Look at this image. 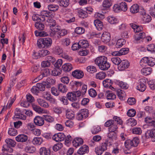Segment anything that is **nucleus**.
Segmentation results:
<instances>
[{"label": "nucleus", "instance_id": "6ab92c4d", "mask_svg": "<svg viewBox=\"0 0 155 155\" xmlns=\"http://www.w3.org/2000/svg\"><path fill=\"white\" fill-rule=\"evenodd\" d=\"M94 24L95 27L99 30L102 29L103 27V23L99 19L94 20Z\"/></svg>", "mask_w": 155, "mask_h": 155}, {"label": "nucleus", "instance_id": "a211bd4d", "mask_svg": "<svg viewBox=\"0 0 155 155\" xmlns=\"http://www.w3.org/2000/svg\"><path fill=\"white\" fill-rule=\"evenodd\" d=\"M39 153L40 155H49L50 153V150L45 147L40 148Z\"/></svg>", "mask_w": 155, "mask_h": 155}, {"label": "nucleus", "instance_id": "9d476101", "mask_svg": "<svg viewBox=\"0 0 155 155\" xmlns=\"http://www.w3.org/2000/svg\"><path fill=\"white\" fill-rule=\"evenodd\" d=\"M72 75L75 78L79 79L84 76L83 72L80 70H76L72 72Z\"/></svg>", "mask_w": 155, "mask_h": 155}, {"label": "nucleus", "instance_id": "39448f33", "mask_svg": "<svg viewBox=\"0 0 155 155\" xmlns=\"http://www.w3.org/2000/svg\"><path fill=\"white\" fill-rule=\"evenodd\" d=\"M145 136L147 139L149 138H152V141L155 142V129H152L147 130L145 134Z\"/></svg>", "mask_w": 155, "mask_h": 155}, {"label": "nucleus", "instance_id": "0eeeda50", "mask_svg": "<svg viewBox=\"0 0 155 155\" xmlns=\"http://www.w3.org/2000/svg\"><path fill=\"white\" fill-rule=\"evenodd\" d=\"M111 39V35L109 32L107 31L104 32L101 36L102 41L105 43L109 42Z\"/></svg>", "mask_w": 155, "mask_h": 155}, {"label": "nucleus", "instance_id": "79ce46f5", "mask_svg": "<svg viewBox=\"0 0 155 155\" xmlns=\"http://www.w3.org/2000/svg\"><path fill=\"white\" fill-rule=\"evenodd\" d=\"M41 22H37L35 24V26L37 29L39 30H43L45 28L44 25Z\"/></svg>", "mask_w": 155, "mask_h": 155}, {"label": "nucleus", "instance_id": "ea45409f", "mask_svg": "<svg viewBox=\"0 0 155 155\" xmlns=\"http://www.w3.org/2000/svg\"><path fill=\"white\" fill-rule=\"evenodd\" d=\"M87 70L88 72L91 74L94 73L97 71L96 67L91 65L88 66L87 67Z\"/></svg>", "mask_w": 155, "mask_h": 155}, {"label": "nucleus", "instance_id": "412c9836", "mask_svg": "<svg viewBox=\"0 0 155 155\" xmlns=\"http://www.w3.org/2000/svg\"><path fill=\"white\" fill-rule=\"evenodd\" d=\"M110 63L107 61H106L102 64L99 68L102 70H107L110 67Z\"/></svg>", "mask_w": 155, "mask_h": 155}, {"label": "nucleus", "instance_id": "f704fd0d", "mask_svg": "<svg viewBox=\"0 0 155 155\" xmlns=\"http://www.w3.org/2000/svg\"><path fill=\"white\" fill-rule=\"evenodd\" d=\"M5 141L8 146L9 147H14L16 145V143L12 139H6Z\"/></svg>", "mask_w": 155, "mask_h": 155}, {"label": "nucleus", "instance_id": "423d86ee", "mask_svg": "<svg viewBox=\"0 0 155 155\" xmlns=\"http://www.w3.org/2000/svg\"><path fill=\"white\" fill-rule=\"evenodd\" d=\"M130 65L129 62L127 60H123L121 61L118 66V69L120 71H122L127 68Z\"/></svg>", "mask_w": 155, "mask_h": 155}, {"label": "nucleus", "instance_id": "e433bc0d", "mask_svg": "<svg viewBox=\"0 0 155 155\" xmlns=\"http://www.w3.org/2000/svg\"><path fill=\"white\" fill-rule=\"evenodd\" d=\"M107 21L111 24H115L118 22L117 19L113 16H109L107 18Z\"/></svg>", "mask_w": 155, "mask_h": 155}, {"label": "nucleus", "instance_id": "bb28decb", "mask_svg": "<svg viewBox=\"0 0 155 155\" xmlns=\"http://www.w3.org/2000/svg\"><path fill=\"white\" fill-rule=\"evenodd\" d=\"M67 97L69 100L71 101H75L77 99L73 92L68 93L67 94Z\"/></svg>", "mask_w": 155, "mask_h": 155}, {"label": "nucleus", "instance_id": "69168bd1", "mask_svg": "<svg viewBox=\"0 0 155 155\" xmlns=\"http://www.w3.org/2000/svg\"><path fill=\"white\" fill-rule=\"evenodd\" d=\"M51 92L52 94L55 96H57L59 94L60 91L55 87H53L51 88Z\"/></svg>", "mask_w": 155, "mask_h": 155}, {"label": "nucleus", "instance_id": "58836bf2", "mask_svg": "<svg viewBox=\"0 0 155 155\" xmlns=\"http://www.w3.org/2000/svg\"><path fill=\"white\" fill-rule=\"evenodd\" d=\"M106 76V74L104 72H100L96 74L95 78L97 79L102 80L105 78Z\"/></svg>", "mask_w": 155, "mask_h": 155}, {"label": "nucleus", "instance_id": "393cba45", "mask_svg": "<svg viewBox=\"0 0 155 155\" xmlns=\"http://www.w3.org/2000/svg\"><path fill=\"white\" fill-rule=\"evenodd\" d=\"M43 142V139L41 137H34L32 141V143L34 145H40Z\"/></svg>", "mask_w": 155, "mask_h": 155}, {"label": "nucleus", "instance_id": "72a5a7b5", "mask_svg": "<svg viewBox=\"0 0 155 155\" xmlns=\"http://www.w3.org/2000/svg\"><path fill=\"white\" fill-rule=\"evenodd\" d=\"M139 7L137 4H134L130 8V12L132 13H135L138 12Z\"/></svg>", "mask_w": 155, "mask_h": 155}, {"label": "nucleus", "instance_id": "052dcab7", "mask_svg": "<svg viewBox=\"0 0 155 155\" xmlns=\"http://www.w3.org/2000/svg\"><path fill=\"white\" fill-rule=\"evenodd\" d=\"M9 135L11 136H15L17 134V130L14 128H9L8 132Z\"/></svg>", "mask_w": 155, "mask_h": 155}, {"label": "nucleus", "instance_id": "5fc2aeb1", "mask_svg": "<svg viewBox=\"0 0 155 155\" xmlns=\"http://www.w3.org/2000/svg\"><path fill=\"white\" fill-rule=\"evenodd\" d=\"M84 32V29L82 27H77L75 29V32L78 34H82Z\"/></svg>", "mask_w": 155, "mask_h": 155}, {"label": "nucleus", "instance_id": "f8f14e48", "mask_svg": "<svg viewBox=\"0 0 155 155\" xmlns=\"http://www.w3.org/2000/svg\"><path fill=\"white\" fill-rule=\"evenodd\" d=\"M88 147L87 146L84 145L81 147L78 150L77 153L79 154L83 155L86 153H88Z\"/></svg>", "mask_w": 155, "mask_h": 155}, {"label": "nucleus", "instance_id": "de8ad7c7", "mask_svg": "<svg viewBox=\"0 0 155 155\" xmlns=\"http://www.w3.org/2000/svg\"><path fill=\"white\" fill-rule=\"evenodd\" d=\"M117 93L119 99L121 100H123L125 95L124 91L122 90L119 89L117 91Z\"/></svg>", "mask_w": 155, "mask_h": 155}, {"label": "nucleus", "instance_id": "f257e3e1", "mask_svg": "<svg viewBox=\"0 0 155 155\" xmlns=\"http://www.w3.org/2000/svg\"><path fill=\"white\" fill-rule=\"evenodd\" d=\"M67 34V31L65 29H60L58 27L53 28V31L51 32L50 35L51 37L57 35L58 38H60L61 36H63Z\"/></svg>", "mask_w": 155, "mask_h": 155}, {"label": "nucleus", "instance_id": "338daca9", "mask_svg": "<svg viewBox=\"0 0 155 155\" xmlns=\"http://www.w3.org/2000/svg\"><path fill=\"white\" fill-rule=\"evenodd\" d=\"M53 51L55 54L60 55L62 53L63 51L61 48L57 46L54 48Z\"/></svg>", "mask_w": 155, "mask_h": 155}, {"label": "nucleus", "instance_id": "bf43d9fd", "mask_svg": "<svg viewBox=\"0 0 155 155\" xmlns=\"http://www.w3.org/2000/svg\"><path fill=\"white\" fill-rule=\"evenodd\" d=\"M43 117L44 120H45L47 122H52L54 120V118L48 115H43Z\"/></svg>", "mask_w": 155, "mask_h": 155}, {"label": "nucleus", "instance_id": "864d4df0", "mask_svg": "<svg viewBox=\"0 0 155 155\" xmlns=\"http://www.w3.org/2000/svg\"><path fill=\"white\" fill-rule=\"evenodd\" d=\"M132 132L134 134L140 135L142 132L141 128L139 127H134L132 129Z\"/></svg>", "mask_w": 155, "mask_h": 155}, {"label": "nucleus", "instance_id": "9b49d317", "mask_svg": "<svg viewBox=\"0 0 155 155\" xmlns=\"http://www.w3.org/2000/svg\"><path fill=\"white\" fill-rule=\"evenodd\" d=\"M45 48H48L51 47L52 40L51 38H43Z\"/></svg>", "mask_w": 155, "mask_h": 155}, {"label": "nucleus", "instance_id": "c03bdc74", "mask_svg": "<svg viewBox=\"0 0 155 155\" xmlns=\"http://www.w3.org/2000/svg\"><path fill=\"white\" fill-rule=\"evenodd\" d=\"M119 8H120L121 11H123L124 12L126 11L128 8L126 3L124 2L120 3Z\"/></svg>", "mask_w": 155, "mask_h": 155}, {"label": "nucleus", "instance_id": "dca6fc26", "mask_svg": "<svg viewBox=\"0 0 155 155\" xmlns=\"http://www.w3.org/2000/svg\"><path fill=\"white\" fill-rule=\"evenodd\" d=\"M47 25L50 26V27L53 31V28H54L56 25V22L55 20L52 18H48L47 20Z\"/></svg>", "mask_w": 155, "mask_h": 155}, {"label": "nucleus", "instance_id": "5701e85b", "mask_svg": "<svg viewBox=\"0 0 155 155\" xmlns=\"http://www.w3.org/2000/svg\"><path fill=\"white\" fill-rule=\"evenodd\" d=\"M72 65L70 63H66L64 64L62 66L63 71H69L72 69Z\"/></svg>", "mask_w": 155, "mask_h": 155}, {"label": "nucleus", "instance_id": "c756f323", "mask_svg": "<svg viewBox=\"0 0 155 155\" xmlns=\"http://www.w3.org/2000/svg\"><path fill=\"white\" fill-rule=\"evenodd\" d=\"M58 87L59 91L63 93L66 92L68 90L66 86L62 84H58Z\"/></svg>", "mask_w": 155, "mask_h": 155}, {"label": "nucleus", "instance_id": "09e8293b", "mask_svg": "<svg viewBox=\"0 0 155 155\" xmlns=\"http://www.w3.org/2000/svg\"><path fill=\"white\" fill-rule=\"evenodd\" d=\"M69 0H59V5L61 6L66 7L69 4Z\"/></svg>", "mask_w": 155, "mask_h": 155}, {"label": "nucleus", "instance_id": "7c9ffc66", "mask_svg": "<svg viewBox=\"0 0 155 155\" xmlns=\"http://www.w3.org/2000/svg\"><path fill=\"white\" fill-rule=\"evenodd\" d=\"M79 42L81 48H85L89 46L88 41L86 40H81Z\"/></svg>", "mask_w": 155, "mask_h": 155}, {"label": "nucleus", "instance_id": "aec40b11", "mask_svg": "<svg viewBox=\"0 0 155 155\" xmlns=\"http://www.w3.org/2000/svg\"><path fill=\"white\" fill-rule=\"evenodd\" d=\"M130 26L134 29V32H137L141 31L143 29V28L141 26H139L137 25L133 24L130 23Z\"/></svg>", "mask_w": 155, "mask_h": 155}, {"label": "nucleus", "instance_id": "f03ea898", "mask_svg": "<svg viewBox=\"0 0 155 155\" xmlns=\"http://www.w3.org/2000/svg\"><path fill=\"white\" fill-rule=\"evenodd\" d=\"M107 142L103 143L100 146L95 148V152L98 155H101L104 151L107 150Z\"/></svg>", "mask_w": 155, "mask_h": 155}, {"label": "nucleus", "instance_id": "680f3d73", "mask_svg": "<svg viewBox=\"0 0 155 155\" xmlns=\"http://www.w3.org/2000/svg\"><path fill=\"white\" fill-rule=\"evenodd\" d=\"M101 128L99 126H96L93 127L91 130L92 134H95L101 131Z\"/></svg>", "mask_w": 155, "mask_h": 155}, {"label": "nucleus", "instance_id": "b1692460", "mask_svg": "<svg viewBox=\"0 0 155 155\" xmlns=\"http://www.w3.org/2000/svg\"><path fill=\"white\" fill-rule=\"evenodd\" d=\"M115 82L122 89H126L128 88V86L126 83L117 80L115 81Z\"/></svg>", "mask_w": 155, "mask_h": 155}, {"label": "nucleus", "instance_id": "c9c22d12", "mask_svg": "<svg viewBox=\"0 0 155 155\" xmlns=\"http://www.w3.org/2000/svg\"><path fill=\"white\" fill-rule=\"evenodd\" d=\"M35 34L36 36L45 37L48 35V33L44 31H39L37 30L35 31Z\"/></svg>", "mask_w": 155, "mask_h": 155}, {"label": "nucleus", "instance_id": "774afa93", "mask_svg": "<svg viewBox=\"0 0 155 155\" xmlns=\"http://www.w3.org/2000/svg\"><path fill=\"white\" fill-rule=\"evenodd\" d=\"M147 49L148 51L151 52H155V45L150 44L147 46Z\"/></svg>", "mask_w": 155, "mask_h": 155}, {"label": "nucleus", "instance_id": "7ed1b4c3", "mask_svg": "<svg viewBox=\"0 0 155 155\" xmlns=\"http://www.w3.org/2000/svg\"><path fill=\"white\" fill-rule=\"evenodd\" d=\"M88 110L86 109H82L77 115L78 119L80 120L85 119L88 117Z\"/></svg>", "mask_w": 155, "mask_h": 155}, {"label": "nucleus", "instance_id": "473e14b6", "mask_svg": "<svg viewBox=\"0 0 155 155\" xmlns=\"http://www.w3.org/2000/svg\"><path fill=\"white\" fill-rule=\"evenodd\" d=\"M107 98L108 100H113L116 98V95L114 93L110 92L109 91H106Z\"/></svg>", "mask_w": 155, "mask_h": 155}, {"label": "nucleus", "instance_id": "0e129e2a", "mask_svg": "<svg viewBox=\"0 0 155 155\" xmlns=\"http://www.w3.org/2000/svg\"><path fill=\"white\" fill-rule=\"evenodd\" d=\"M41 57L45 56L50 54V52L47 50L42 49L39 51Z\"/></svg>", "mask_w": 155, "mask_h": 155}, {"label": "nucleus", "instance_id": "cd10ccee", "mask_svg": "<svg viewBox=\"0 0 155 155\" xmlns=\"http://www.w3.org/2000/svg\"><path fill=\"white\" fill-rule=\"evenodd\" d=\"M152 71V69L150 68L147 67L142 68L141 72L142 74L147 75L150 74Z\"/></svg>", "mask_w": 155, "mask_h": 155}, {"label": "nucleus", "instance_id": "4d7b16f0", "mask_svg": "<svg viewBox=\"0 0 155 155\" xmlns=\"http://www.w3.org/2000/svg\"><path fill=\"white\" fill-rule=\"evenodd\" d=\"M61 70L58 68H55L51 71V74L53 76L59 75L61 74Z\"/></svg>", "mask_w": 155, "mask_h": 155}, {"label": "nucleus", "instance_id": "c85d7f7f", "mask_svg": "<svg viewBox=\"0 0 155 155\" xmlns=\"http://www.w3.org/2000/svg\"><path fill=\"white\" fill-rule=\"evenodd\" d=\"M37 87H38L39 91H43L45 89V87H46V83L44 82H43L42 83H38L36 84Z\"/></svg>", "mask_w": 155, "mask_h": 155}, {"label": "nucleus", "instance_id": "2f4dec72", "mask_svg": "<svg viewBox=\"0 0 155 155\" xmlns=\"http://www.w3.org/2000/svg\"><path fill=\"white\" fill-rule=\"evenodd\" d=\"M78 13L79 17L81 18H84L87 17L88 16L87 13L86 11L82 9H80L78 10Z\"/></svg>", "mask_w": 155, "mask_h": 155}, {"label": "nucleus", "instance_id": "3c124183", "mask_svg": "<svg viewBox=\"0 0 155 155\" xmlns=\"http://www.w3.org/2000/svg\"><path fill=\"white\" fill-rule=\"evenodd\" d=\"M40 76H42V78L44 77H47L50 74V71L48 69H46L42 70L40 72Z\"/></svg>", "mask_w": 155, "mask_h": 155}, {"label": "nucleus", "instance_id": "8fccbe9b", "mask_svg": "<svg viewBox=\"0 0 155 155\" xmlns=\"http://www.w3.org/2000/svg\"><path fill=\"white\" fill-rule=\"evenodd\" d=\"M63 144L61 143H58L53 147V149L54 151H57L60 149L62 147Z\"/></svg>", "mask_w": 155, "mask_h": 155}, {"label": "nucleus", "instance_id": "4be33fe9", "mask_svg": "<svg viewBox=\"0 0 155 155\" xmlns=\"http://www.w3.org/2000/svg\"><path fill=\"white\" fill-rule=\"evenodd\" d=\"M151 20V16L147 14L144 15L142 17V21L143 23H148Z\"/></svg>", "mask_w": 155, "mask_h": 155}, {"label": "nucleus", "instance_id": "e2e57ef3", "mask_svg": "<svg viewBox=\"0 0 155 155\" xmlns=\"http://www.w3.org/2000/svg\"><path fill=\"white\" fill-rule=\"evenodd\" d=\"M32 107L34 110L38 113H42L43 112V110L38 106L36 105H33Z\"/></svg>", "mask_w": 155, "mask_h": 155}, {"label": "nucleus", "instance_id": "20e7f679", "mask_svg": "<svg viewBox=\"0 0 155 155\" xmlns=\"http://www.w3.org/2000/svg\"><path fill=\"white\" fill-rule=\"evenodd\" d=\"M147 82L146 80L144 79H140V84L137 86V89L140 91H144L146 88Z\"/></svg>", "mask_w": 155, "mask_h": 155}, {"label": "nucleus", "instance_id": "6e6552de", "mask_svg": "<svg viewBox=\"0 0 155 155\" xmlns=\"http://www.w3.org/2000/svg\"><path fill=\"white\" fill-rule=\"evenodd\" d=\"M106 61H107V58L106 57L101 56L97 57L95 60L94 62L99 68L102 64Z\"/></svg>", "mask_w": 155, "mask_h": 155}, {"label": "nucleus", "instance_id": "1a4fd4ad", "mask_svg": "<svg viewBox=\"0 0 155 155\" xmlns=\"http://www.w3.org/2000/svg\"><path fill=\"white\" fill-rule=\"evenodd\" d=\"M34 121L35 124L38 126H42L44 124V120L43 116L42 117L38 116H36Z\"/></svg>", "mask_w": 155, "mask_h": 155}, {"label": "nucleus", "instance_id": "49530a36", "mask_svg": "<svg viewBox=\"0 0 155 155\" xmlns=\"http://www.w3.org/2000/svg\"><path fill=\"white\" fill-rule=\"evenodd\" d=\"M48 8L51 11H56L58 10L59 8L58 5L54 4H51L48 5Z\"/></svg>", "mask_w": 155, "mask_h": 155}, {"label": "nucleus", "instance_id": "603ef678", "mask_svg": "<svg viewBox=\"0 0 155 155\" xmlns=\"http://www.w3.org/2000/svg\"><path fill=\"white\" fill-rule=\"evenodd\" d=\"M111 60L114 64L116 65H117L118 66L119 65L121 61L120 59L117 57L112 58H111Z\"/></svg>", "mask_w": 155, "mask_h": 155}, {"label": "nucleus", "instance_id": "13d9d810", "mask_svg": "<svg viewBox=\"0 0 155 155\" xmlns=\"http://www.w3.org/2000/svg\"><path fill=\"white\" fill-rule=\"evenodd\" d=\"M66 115L67 118L70 119H72L74 117V112L72 111H67Z\"/></svg>", "mask_w": 155, "mask_h": 155}, {"label": "nucleus", "instance_id": "a878e982", "mask_svg": "<svg viewBox=\"0 0 155 155\" xmlns=\"http://www.w3.org/2000/svg\"><path fill=\"white\" fill-rule=\"evenodd\" d=\"M126 43V41L123 38H120L118 40L116 44V47L119 48L121 47Z\"/></svg>", "mask_w": 155, "mask_h": 155}, {"label": "nucleus", "instance_id": "4468645a", "mask_svg": "<svg viewBox=\"0 0 155 155\" xmlns=\"http://www.w3.org/2000/svg\"><path fill=\"white\" fill-rule=\"evenodd\" d=\"M51 12L48 11L44 10L41 11L40 14L41 18H43V21L45 20V17H49L51 16Z\"/></svg>", "mask_w": 155, "mask_h": 155}, {"label": "nucleus", "instance_id": "2eb2a0df", "mask_svg": "<svg viewBox=\"0 0 155 155\" xmlns=\"http://www.w3.org/2000/svg\"><path fill=\"white\" fill-rule=\"evenodd\" d=\"M83 140L81 138H76L72 142L73 145L76 147L83 144Z\"/></svg>", "mask_w": 155, "mask_h": 155}, {"label": "nucleus", "instance_id": "a18cd8bd", "mask_svg": "<svg viewBox=\"0 0 155 155\" xmlns=\"http://www.w3.org/2000/svg\"><path fill=\"white\" fill-rule=\"evenodd\" d=\"M145 34L144 32H141L139 35H137L135 37V39L137 41L140 40L141 39L145 38Z\"/></svg>", "mask_w": 155, "mask_h": 155}, {"label": "nucleus", "instance_id": "f3484780", "mask_svg": "<svg viewBox=\"0 0 155 155\" xmlns=\"http://www.w3.org/2000/svg\"><path fill=\"white\" fill-rule=\"evenodd\" d=\"M46 83V88H49L51 87V85H54L55 83V81L51 78H47L46 81L45 82Z\"/></svg>", "mask_w": 155, "mask_h": 155}, {"label": "nucleus", "instance_id": "a19ab883", "mask_svg": "<svg viewBox=\"0 0 155 155\" xmlns=\"http://www.w3.org/2000/svg\"><path fill=\"white\" fill-rule=\"evenodd\" d=\"M37 101L39 105L45 107H48L49 105L47 102L41 99H37Z\"/></svg>", "mask_w": 155, "mask_h": 155}, {"label": "nucleus", "instance_id": "ddd939ff", "mask_svg": "<svg viewBox=\"0 0 155 155\" xmlns=\"http://www.w3.org/2000/svg\"><path fill=\"white\" fill-rule=\"evenodd\" d=\"M28 139V136L24 134H19L15 137V140L17 141L21 142H24L26 141Z\"/></svg>", "mask_w": 155, "mask_h": 155}, {"label": "nucleus", "instance_id": "4c0bfd02", "mask_svg": "<svg viewBox=\"0 0 155 155\" xmlns=\"http://www.w3.org/2000/svg\"><path fill=\"white\" fill-rule=\"evenodd\" d=\"M32 19L33 21H37V22H43V18H41L40 15L34 14L32 16Z\"/></svg>", "mask_w": 155, "mask_h": 155}, {"label": "nucleus", "instance_id": "6e6d98bb", "mask_svg": "<svg viewBox=\"0 0 155 155\" xmlns=\"http://www.w3.org/2000/svg\"><path fill=\"white\" fill-rule=\"evenodd\" d=\"M107 137L110 140H115L117 137L116 133L109 132L107 135Z\"/></svg>", "mask_w": 155, "mask_h": 155}, {"label": "nucleus", "instance_id": "37998d69", "mask_svg": "<svg viewBox=\"0 0 155 155\" xmlns=\"http://www.w3.org/2000/svg\"><path fill=\"white\" fill-rule=\"evenodd\" d=\"M127 123L128 125L134 126L137 124V121L133 118H130L127 121Z\"/></svg>", "mask_w": 155, "mask_h": 155}]
</instances>
